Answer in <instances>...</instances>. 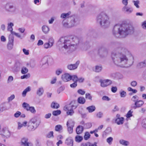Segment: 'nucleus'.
Listing matches in <instances>:
<instances>
[{
	"instance_id": "nucleus-45",
	"label": "nucleus",
	"mask_w": 146,
	"mask_h": 146,
	"mask_svg": "<svg viewBox=\"0 0 146 146\" xmlns=\"http://www.w3.org/2000/svg\"><path fill=\"white\" fill-rule=\"evenodd\" d=\"M28 111H30L31 113H35L36 111L34 107L30 106L28 109Z\"/></svg>"
},
{
	"instance_id": "nucleus-64",
	"label": "nucleus",
	"mask_w": 146,
	"mask_h": 146,
	"mask_svg": "<svg viewBox=\"0 0 146 146\" xmlns=\"http://www.w3.org/2000/svg\"><path fill=\"white\" fill-rule=\"evenodd\" d=\"M21 113L19 111H17L14 114V116L16 117H18L21 115Z\"/></svg>"
},
{
	"instance_id": "nucleus-31",
	"label": "nucleus",
	"mask_w": 146,
	"mask_h": 146,
	"mask_svg": "<svg viewBox=\"0 0 146 146\" xmlns=\"http://www.w3.org/2000/svg\"><path fill=\"white\" fill-rule=\"evenodd\" d=\"M86 109L89 112L92 113L95 110L96 107L94 106H92L87 107Z\"/></svg>"
},
{
	"instance_id": "nucleus-18",
	"label": "nucleus",
	"mask_w": 146,
	"mask_h": 146,
	"mask_svg": "<svg viewBox=\"0 0 146 146\" xmlns=\"http://www.w3.org/2000/svg\"><path fill=\"white\" fill-rule=\"evenodd\" d=\"M64 109L65 111H68L66 112V113L68 115H71L74 113V111L73 110L70 108V107L65 106L64 107Z\"/></svg>"
},
{
	"instance_id": "nucleus-33",
	"label": "nucleus",
	"mask_w": 146,
	"mask_h": 146,
	"mask_svg": "<svg viewBox=\"0 0 146 146\" xmlns=\"http://www.w3.org/2000/svg\"><path fill=\"white\" fill-rule=\"evenodd\" d=\"M31 89L30 87L29 86L28 87L26 88L23 92L22 93V95L23 97H25L27 92L30 91Z\"/></svg>"
},
{
	"instance_id": "nucleus-62",
	"label": "nucleus",
	"mask_w": 146,
	"mask_h": 146,
	"mask_svg": "<svg viewBox=\"0 0 146 146\" xmlns=\"http://www.w3.org/2000/svg\"><path fill=\"white\" fill-rule=\"evenodd\" d=\"M103 115V113L102 112H99L97 114L96 116L98 118H101L102 117Z\"/></svg>"
},
{
	"instance_id": "nucleus-26",
	"label": "nucleus",
	"mask_w": 146,
	"mask_h": 146,
	"mask_svg": "<svg viewBox=\"0 0 146 146\" xmlns=\"http://www.w3.org/2000/svg\"><path fill=\"white\" fill-rule=\"evenodd\" d=\"M71 12L69 11L67 13H62L60 15V18L62 19H65L69 17L70 15Z\"/></svg>"
},
{
	"instance_id": "nucleus-20",
	"label": "nucleus",
	"mask_w": 146,
	"mask_h": 146,
	"mask_svg": "<svg viewBox=\"0 0 146 146\" xmlns=\"http://www.w3.org/2000/svg\"><path fill=\"white\" fill-rule=\"evenodd\" d=\"M73 139L71 137H69L67 138L65 141V143L68 145L70 146H73Z\"/></svg>"
},
{
	"instance_id": "nucleus-11",
	"label": "nucleus",
	"mask_w": 146,
	"mask_h": 146,
	"mask_svg": "<svg viewBox=\"0 0 146 146\" xmlns=\"http://www.w3.org/2000/svg\"><path fill=\"white\" fill-rule=\"evenodd\" d=\"M14 42V37L12 35L9 36V42L7 45V48L8 50H11L13 47Z\"/></svg>"
},
{
	"instance_id": "nucleus-14",
	"label": "nucleus",
	"mask_w": 146,
	"mask_h": 146,
	"mask_svg": "<svg viewBox=\"0 0 146 146\" xmlns=\"http://www.w3.org/2000/svg\"><path fill=\"white\" fill-rule=\"evenodd\" d=\"M50 59V58L48 56L44 57L40 62V65L42 66L45 65L47 67L48 66V62Z\"/></svg>"
},
{
	"instance_id": "nucleus-63",
	"label": "nucleus",
	"mask_w": 146,
	"mask_h": 146,
	"mask_svg": "<svg viewBox=\"0 0 146 146\" xmlns=\"http://www.w3.org/2000/svg\"><path fill=\"white\" fill-rule=\"evenodd\" d=\"M15 98V96L14 94L11 95L10 97L8 98V100L9 102L11 101Z\"/></svg>"
},
{
	"instance_id": "nucleus-54",
	"label": "nucleus",
	"mask_w": 146,
	"mask_h": 146,
	"mask_svg": "<svg viewBox=\"0 0 146 146\" xmlns=\"http://www.w3.org/2000/svg\"><path fill=\"white\" fill-rule=\"evenodd\" d=\"M30 77V74H25L21 76V79H27L29 78Z\"/></svg>"
},
{
	"instance_id": "nucleus-28",
	"label": "nucleus",
	"mask_w": 146,
	"mask_h": 146,
	"mask_svg": "<svg viewBox=\"0 0 146 146\" xmlns=\"http://www.w3.org/2000/svg\"><path fill=\"white\" fill-rule=\"evenodd\" d=\"M77 101L78 103L83 104L85 103L86 100L84 97H80L78 98Z\"/></svg>"
},
{
	"instance_id": "nucleus-12",
	"label": "nucleus",
	"mask_w": 146,
	"mask_h": 146,
	"mask_svg": "<svg viewBox=\"0 0 146 146\" xmlns=\"http://www.w3.org/2000/svg\"><path fill=\"white\" fill-rule=\"evenodd\" d=\"M98 53L100 56L104 57L107 55L108 51L105 48L102 47L99 49L98 51Z\"/></svg>"
},
{
	"instance_id": "nucleus-6",
	"label": "nucleus",
	"mask_w": 146,
	"mask_h": 146,
	"mask_svg": "<svg viewBox=\"0 0 146 146\" xmlns=\"http://www.w3.org/2000/svg\"><path fill=\"white\" fill-rule=\"evenodd\" d=\"M40 121L35 117L31 119L28 122L27 128L29 131L34 130L39 125Z\"/></svg>"
},
{
	"instance_id": "nucleus-25",
	"label": "nucleus",
	"mask_w": 146,
	"mask_h": 146,
	"mask_svg": "<svg viewBox=\"0 0 146 146\" xmlns=\"http://www.w3.org/2000/svg\"><path fill=\"white\" fill-rule=\"evenodd\" d=\"M27 121H25L23 123H21L20 122H19L17 123L18 124V129H20L23 126L26 127L27 126Z\"/></svg>"
},
{
	"instance_id": "nucleus-41",
	"label": "nucleus",
	"mask_w": 146,
	"mask_h": 146,
	"mask_svg": "<svg viewBox=\"0 0 146 146\" xmlns=\"http://www.w3.org/2000/svg\"><path fill=\"white\" fill-rule=\"evenodd\" d=\"M71 80H72L74 82H77L78 77L76 75H73L71 76Z\"/></svg>"
},
{
	"instance_id": "nucleus-17",
	"label": "nucleus",
	"mask_w": 146,
	"mask_h": 146,
	"mask_svg": "<svg viewBox=\"0 0 146 146\" xmlns=\"http://www.w3.org/2000/svg\"><path fill=\"white\" fill-rule=\"evenodd\" d=\"M22 66V64L19 62H17L13 68V71L14 72H17L18 71L20 67Z\"/></svg>"
},
{
	"instance_id": "nucleus-22",
	"label": "nucleus",
	"mask_w": 146,
	"mask_h": 146,
	"mask_svg": "<svg viewBox=\"0 0 146 146\" xmlns=\"http://www.w3.org/2000/svg\"><path fill=\"white\" fill-rule=\"evenodd\" d=\"M124 121V118L121 117L120 118H116L115 120V122L118 125L122 124Z\"/></svg>"
},
{
	"instance_id": "nucleus-49",
	"label": "nucleus",
	"mask_w": 146,
	"mask_h": 146,
	"mask_svg": "<svg viewBox=\"0 0 146 146\" xmlns=\"http://www.w3.org/2000/svg\"><path fill=\"white\" fill-rule=\"evenodd\" d=\"M133 112V111H131V110H129L126 114V116L127 117V118H129L132 117L133 115L132 114Z\"/></svg>"
},
{
	"instance_id": "nucleus-1",
	"label": "nucleus",
	"mask_w": 146,
	"mask_h": 146,
	"mask_svg": "<svg viewBox=\"0 0 146 146\" xmlns=\"http://www.w3.org/2000/svg\"><path fill=\"white\" fill-rule=\"evenodd\" d=\"M111 58L113 63L121 67H129L134 62V58L127 49L119 47L115 52L112 53Z\"/></svg>"
},
{
	"instance_id": "nucleus-35",
	"label": "nucleus",
	"mask_w": 146,
	"mask_h": 146,
	"mask_svg": "<svg viewBox=\"0 0 146 146\" xmlns=\"http://www.w3.org/2000/svg\"><path fill=\"white\" fill-rule=\"evenodd\" d=\"M102 68L101 66H96L94 71L96 72H99L102 71Z\"/></svg>"
},
{
	"instance_id": "nucleus-19",
	"label": "nucleus",
	"mask_w": 146,
	"mask_h": 146,
	"mask_svg": "<svg viewBox=\"0 0 146 146\" xmlns=\"http://www.w3.org/2000/svg\"><path fill=\"white\" fill-rule=\"evenodd\" d=\"M44 93V89L43 87L38 88L36 91V94L38 96H41Z\"/></svg>"
},
{
	"instance_id": "nucleus-24",
	"label": "nucleus",
	"mask_w": 146,
	"mask_h": 146,
	"mask_svg": "<svg viewBox=\"0 0 146 146\" xmlns=\"http://www.w3.org/2000/svg\"><path fill=\"white\" fill-rule=\"evenodd\" d=\"M137 66L139 68H142L146 67V59L139 63L137 64Z\"/></svg>"
},
{
	"instance_id": "nucleus-51",
	"label": "nucleus",
	"mask_w": 146,
	"mask_h": 146,
	"mask_svg": "<svg viewBox=\"0 0 146 146\" xmlns=\"http://www.w3.org/2000/svg\"><path fill=\"white\" fill-rule=\"evenodd\" d=\"M54 39L52 38H50L48 40V42L50 45L52 46L54 43Z\"/></svg>"
},
{
	"instance_id": "nucleus-38",
	"label": "nucleus",
	"mask_w": 146,
	"mask_h": 146,
	"mask_svg": "<svg viewBox=\"0 0 146 146\" xmlns=\"http://www.w3.org/2000/svg\"><path fill=\"white\" fill-rule=\"evenodd\" d=\"M22 106L24 109H26L27 111H28V109L30 107L29 104L25 102H24Z\"/></svg>"
},
{
	"instance_id": "nucleus-37",
	"label": "nucleus",
	"mask_w": 146,
	"mask_h": 146,
	"mask_svg": "<svg viewBox=\"0 0 146 146\" xmlns=\"http://www.w3.org/2000/svg\"><path fill=\"white\" fill-rule=\"evenodd\" d=\"M14 25L13 23H10L8 24V26L7 27V30L8 31H12L13 30L12 27Z\"/></svg>"
},
{
	"instance_id": "nucleus-46",
	"label": "nucleus",
	"mask_w": 146,
	"mask_h": 146,
	"mask_svg": "<svg viewBox=\"0 0 146 146\" xmlns=\"http://www.w3.org/2000/svg\"><path fill=\"white\" fill-rule=\"evenodd\" d=\"M92 126V124L91 123H88L85 124L84 125V128L85 129H89Z\"/></svg>"
},
{
	"instance_id": "nucleus-3",
	"label": "nucleus",
	"mask_w": 146,
	"mask_h": 146,
	"mask_svg": "<svg viewBox=\"0 0 146 146\" xmlns=\"http://www.w3.org/2000/svg\"><path fill=\"white\" fill-rule=\"evenodd\" d=\"M69 41H66V38L65 37H61L58 41L57 44L59 47L60 52L62 54H65L66 51V50L68 49L71 50V48L70 47Z\"/></svg>"
},
{
	"instance_id": "nucleus-4",
	"label": "nucleus",
	"mask_w": 146,
	"mask_h": 146,
	"mask_svg": "<svg viewBox=\"0 0 146 146\" xmlns=\"http://www.w3.org/2000/svg\"><path fill=\"white\" fill-rule=\"evenodd\" d=\"M97 21L101 26L104 28L108 27L110 24L108 16L104 13H102L98 15Z\"/></svg>"
},
{
	"instance_id": "nucleus-16",
	"label": "nucleus",
	"mask_w": 146,
	"mask_h": 146,
	"mask_svg": "<svg viewBox=\"0 0 146 146\" xmlns=\"http://www.w3.org/2000/svg\"><path fill=\"white\" fill-rule=\"evenodd\" d=\"M62 79L65 82L71 80V75L68 73H66L62 75Z\"/></svg>"
},
{
	"instance_id": "nucleus-58",
	"label": "nucleus",
	"mask_w": 146,
	"mask_h": 146,
	"mask_svg": "<svg viewBox=\"0 0 146 146\" xmlns=\"http://www.w3.org/2000/svg\"><path fill=\"white\" fill-rule=\"evenodd\" d=\"M142 127L145 129H146V119H143L142 123Z\"/></svg>"
},
{
	"instance_id": "nucleus-15",
	"label": "nucleus",
	"mask_w": 146,
	"mask_h": 146,
	"mask_svg": "<svg viewBox=\"0 0 146 146\" xmlns=\"http://www.w3.org/2000/svg\"><path fill=\"white\" fill-rule=\"evenodd\" d=\"M122 11L127 14L131 13L133 11L132 8L126 6H124L122 9Z\"/></svg>"
},
{
	"instance_id": "nucleus-32",
	"label": "nucleus",
	"mask_w": 146,
	"mask_h": 146,
	"mask_svg": "<svg viewBox=\"0 0 146 146\" xmlns=\"http://www.w3.org/2000/svg\"><path fill=\"white\" fill-rule=\"evenodd\" d=\"M51 107L54 109H58L60 106L59 104L57 103L52 102L51 105Z\"/></svg>"
},
{
	"instance_id": "nucleus-61",
	"label": "nucleus",
	"mask_w": 146,
	"mask_h": 146,
	"mask_svg": "<svg viewBox=\"0 0 146 146\" xmlns=\"http://www.w3.org/2000/svg\"><path fill=\"white\" fill-rule=\"evenodd\" d=\"M62 70L61 69H58L56 71V74L57 75H59L60 74L62 73Z\"/></svg>"
},
{
	"instance_id": "nucleus-34",
	"label": "nucleus",
	"mask_w": 146,
	"mask_h": 146,
	"mask_svg": "<svg viewBox=\"0 0 146 146\" xmlns=\"http://www.w3.org/2000/svg\"><path fill=\"white\" fill-rule=\"evenodd\" d=\"M76 22L75 19L73 17L71 19L70 22L69 23L70 27L74 26L75 25Z\"/></svg>"
},
{
	"instance_id": "nucleus-30",
	"label": "nucleus",
	"mask_w": 146,
	"mask_h": 146,
	"mask_svg": "<svg viewBox=\"0 0 146 146\" xmlns=\"http://www.w3.org/2000/svg\"><path fill=\"white\" fill-rule=\"evenodd\" d=\"M119 143L120 144L124 146H127L129 144V143L128 141L123 139L120 140L119 141Z\"/></svg>"
},
{
	"instance_id": "nucleus-50",
	"label": "nucleus",
	"mask_w": 146,
	"mask_h": 146,
	"mask_svg": "<svg viewBox=\"0 0 146 146\" xmlns=\"http://www.w3.org/2000/svg\"><path fill=\"white\" fill-rule=\"evenodd\" d=\"M73 102H71L69 105L67 106L68 107H70V108L72 110L73 109H75L76 108V106L74 104L73 105Z\"/></svg>"
},
{
	"instance_id": "nucleus-8",
	"label": "nucleus",
	"mask_w": 146,
	"mask_h": 146,
	"mask_svg": "<svg viewBox=\"0 0 146 146\" xmlns=\"http://www.w3.org/2000/svg\"><path fill=\"white\" fill-rule=\"evenodd\" d=\"M0 135L6 138H9L11 136L10 132L6 128H2L0 130Z\"/></svg>"
},
{
	"instance_id": "nucleus-36",
	"label": "nucleus",
	"mask_w": 146,
	"mask_h": 146,
	"mask_svg": "<svg viewBox=\"0 0 146 146\" xmlns=\"http://www.w3.org/2000/svg\"><path fill=\"white\" fill-rule=\"evenodd\" d=\"M83 137L82 136L77 135L75 137V141L78 142H80L83 139Z\"/></svg>"
},
{
	"instance_id": "nucleus-29",
	"label": "nucleus",
	"mask_w": 146,
	"mask_h": 146,
	"mask_svg": "<svg viewBox=\"0 0 146 146\" xmlns=\"http://www.w3.org/2000/svg\"><path fill=\"white\" fill-rule=\"evenodd\" d=\"M74 122L71 119H69L67 122L66 125L67 126L74 127Z\"/></svg>"
},
{
	"instance_id": "nucleus-59",
	"label": "nucleus",
	"mask_w": 146,
	"mask_h": 146,
	"mask_svg": "<svg viewBox=\"0 0 146 146\" xmlns=\"http://www.w3.org/2000/svg\"><path fill=\"white\" fill-rule=\"evenodd\" d=\"M13 80V78L12 76H10L9 77L7 80V83L11 82Z\"/></svg>"
},
{
	"instance_id": "nucleus-40",
	"label": "nucleus",
	"mask_w": 146,
	"mask_h": 146,
	"mask_svg": "<svg viewBox=\"0 0 146 146\" xmlns=\"http://www.w3.org/2000/svg\"><path fill=\"white\" fill-rule=\"evenodd\" d=\"M61 111L60 110H57L56 111H53L52 112V115L54 116H57L60 114Z\"/></svg>"
},
{
	"instance_id": "nucleus-2",
	"label": "nucleus",
	"mask_w": 146,
	"mask_h": 146,
	"mask_svg": "<svg viewBox=\"0 0 146 146\" xmlns=\"http://www.w3.org/2000/svg\"><path fill=\"white\" fill-rule=\"evenodd\" d=\"M134 32V28L130 24L123 23L121 24L115 25L112 30V33L116 37L125 38Z\"/></svg>"
},
{
	"instance_id": "nucleus-42",
	"label": "nucleus",
	"mask_w": 146,
	"mask_h": 146,
	"mask_svg": "<svg viewBox=\"0 0 146 146\" xmlns=\"http://www.w3.org/2000/svg\"><path fill=\"white\" fill-rule=\"evenodd\" d=\"M55 130L56 131H59L62 129V126L60 125H56L55 127Z\"/></svg>"
},
{
	"instance_id": "nucleus-27",
	"label": "nucleus",
	"mask_w": 146,
	"mask_h": 146,
	"mask_svg": "<svg viewBox=\"0 0 146 146\" xmlns=\"http://www.w3.org/2000/svg\"><path fill=\"white\" fill-rule=\"evenodd\" d=\"M28 139L26 137L22 138L21 140V145L23 146H25V145L28 142Z\"/></svg>"
},
{
	"instance_id": "nucleus-52",
	"label": "nucleus",
	"mask_w": 146,
	"mask_h": 146,
	"mask_svg": "<svg viewBox=\"0 0 146 146\" xmlns=\"http://www.w3.org/2000/svg\"><path fill=\"white\" fill-rule=\"evenodd\" d=\"M133 2L134 3V5L137 8H139V7L138 4L139 3V1L138 0L137 1H133Z\"/></svg>"
},
{
	"instance_id": "nucleus-5",
	"label": "nucleus",
	"mask_w": 146,
	"mask_h": 146,
	"mask_svg": "<svg viewBox=\"0 0 146 146\" xmlns=\"http://www.w3.org/2000/svg\"><path fill=\"white\" fill-rule=\"evenodd\" d=\"M66 41H69V45L71 52L74 51L78 47L80 41V38L76 36H74L70 40L66 38Z\"/></svg>"
},
{
	"instance_id": "nucleus-7",
	"label": "nucleus",
	"mask_w": 146,
	"mask_h": 146,
	"mask_svg": "<svg viewBox=\"0 0 146 146\" xmlns=\"http://www.w3.org/2000/svg\"><path fill=\"white\" fill-rule=\"evenodd\" d=\"M4 9L5 11L8 12L14 13L16 11V7L11 3H7L4 6Z\"/></svg>"
},
{
	"instance_id": "nucleus-55",
	"label": "nucleus",
	"mask_w": 146,
	"mask_h": 146,
	"mask_svg": "<svg viewBox=\"0 0 146 146\" xmlns=\"http://www.w3.org/2000/svg\"><path fill=\"white\" fill-rule=\"evenodd\" d=\"M68 128V133L70 134L73 132V128L74 127L67 126Z\"/></svg>"
},
{
	"instance_id": "nucleus-23",
	"label": "nucleus",
	"mask_w": 146,
	"mask_h": 146,
	"mask_svg": "<svg viewBox=\"0 0 146 146\" xmlns=\"http://www.w3.org/2000/svg\"><path fill=\"white\" fill-rule=\"evenodd\" d=\"M84 128L83 126L81 125L78 126L76 128V131L77 134H80L83 131Z\"/></svg>"
},
{
	"instance_id": "nucleus-47",
	"label": "nucleus",
	"mask_w": 146,
	"mask_h": 146,
	"mask_svg": "<svg viewBox=\"0 0 146 146\" xmlns=\"http://www.w3.org/2000/svg\"><path fill=\"white\" fill-rule=\"evenodd\" d=\"M120 97L121 98H124L126 96V93L124 91H120Z\"/></svg>"
},
{
	"instance_id": "nucleus-13",
	"label": "nucleus",
	"mask_w": 146,
	"mask_h": 146,
	"mask_svg": "<svg viewBox=\"0 0 146 146\" xmlns=\"http://www.w3.org/2000/svg\"><path fill=\"white\" fill-rule=\"evenodd\" d=\"M144 104V102L142 100H138L134 103V105L131 106V108L133 109H136L141 107Z\"/></svg>"
},
{
	"instance_id": "nucleus-60",
	"label": "nucleus",
	"mask_w": 146,
	"mask_h": 146,
	"mask_svg": "<svg viewBox=\"0 0 146 146\" xmlns=\"http://www.w3.org/2000/svg\"><path fill=\"white\" fill-rule=\"evenodd\" d=\"M113 138L111 137H110L108 138L107 139V142L109 144H111V142L113 141Z\"/></svg>"
},
{
	"instance_id": "nucleus-56",
	"label": "nucleus",
	"mask_w": 146,
	"mask_h": 146,
	"mask_svg": "<svg viewBox=\"0 0 146 146\" xmlns=\"http://www.w3.org/2000/svg\"><path fill=\"white\" fill-rule=\"evenodd\" d=\"M44 48L46 49L51 48L52 47L50 45L48 42L45 43L44 45Z\"/></svg>"
},
{
	"instance_id": "nucleus-48",
	"label": "nucleus",
	"mask_w": 146,
	"mask_h": 146,
	"mask_svg": "<svg viewBox=\"0 0 146 146\" xmlns=\"http://www.w3.org/2000/svg\"><path fill=\"white\" fill-rule=\"evenodd\" d=\"M46 137L48 138H53V132L52 131H51L49 132L46 135Z\"/></svg>"
},
{
	"instance_id": "nucleus-53",
	"label": "nucleus",
	"mask_w": 146,
	"mask_h": 146,
	"mask_svg": "<svg viewBox=\"0 0 146 146\" xmlns=\"http://www.w3.org/2000/svg\"><path fill=\"white\" fill-rule=\"evenodd\" d=\"M62 23L64 27L66 28H70L69 25V23H68L67 22H64V21L62 22Z\"/></svg>"
},
{
	"instance_id": "nucleus-57",
	"label": "nucleus",
	"mask_w": 146,
	"mask_h": 146,
	"mask_svg": "<svg viewBox=\"0 0 146 146\" xmlns=\"http://www.w3.org/2000/svg\"><path fill=\"white\" fill-rule=\"evenodd\" d=\"M85 96V97L86 99H88L90 100H92V96H91L90 94L88 93H86Z\"/></svg>"
},
{
	"instance_id": "nucleus-39",
	"label": "nucleus",
	"mask_w": 146,
	"mask_h": 146,
	"mask_svg": "<svg viewBox=\"0 0 146 146\" xmlns=\"http://www.w3.org/2000/svg\"><path fill=\"white\" fill-rule=\"evenodd\" d=\"M28 72V70L27 68L25 67H23L22 68L21 70V72L22 74H25L27 73Z\"/></svg>"
},
{
	"instance_id": "nucleus-10",
	"label": "nucleus",
	"mask_w": 146,
	"mask_h": 146,
	"mask_svg": "<svg viewBox=\"0 0 146 146\" xmlns=\"http://www.w3.org/2000/svg\"><path fill=\"white\" fill-rule=\"evenodd\" d=\"M80 63V61L78 60L75 64H68L67 66V68L70 70H74L77 68Z\"/></svg>"
},
{
	"instance_id": "nucleus-21",
	"label": "nucleus",
	"mask_w": 146,
	"mask_h": 146,
	"mask_svg": "<svg viewBox=\"0 0 146 146\" xmlns=\"http://www.w3.org/2000/svg\"><path fill=\"white\" fill-rule=\"evenodd\" d=\"M43 32L45 34H48L50 31L49 27L47 26L44 25L42 27Z\"/></svg>"
},
{
	"instance_id": "nucleus-44",
	"label": "nucleus",
	"mask_w": 146,
	"mask_h": 146,
	"mask_svg": "<svg viewBox=\"0 0 146 146\" xmlns=\"http://www.w3.org/2000/svg\"><path fill=\"white\" fill-rule=\"evenodd\" d=\"M131 100L132 101L135 103L138 100L139 97L135 95L132 97Z\"/></svg>"
},
{
	"instance_id": "nucleus-9",
	"label": "nucleus",
	"mask_w": 146,
	"mask_h": 146,
	"mask_svg": "<svg viewBox=\"0 0 146 146\" xmlns=\"http://www.w3.org/2000/svg\"><path fill=\"white\" fill-rule=\"evenodd\" d=\"M99 82L100 83L101 87L103 88L106 87L112 83V81L109 79H100Z\"/></svg>"
},
{
	"instance_id": "nucleus-43",
	"label": "nucleus",
	"mask_w": 146,
	"mask_h": 146,
	"mask_svg": "<svg viewBox=\"0 0 146 146\" xmlns=\"http://www.w3.org/2000/svg\"><path fill=\"white\" fill-rule=\"evenodd\" d=\"M90 135L88 132H86L85 133L84 136V139L86 140H88L90 137Z\"/></svg>"
}]
</instances>
